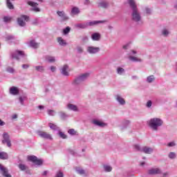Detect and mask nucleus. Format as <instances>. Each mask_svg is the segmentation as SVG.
Here are the masks:
<instances>
[{"instance_id":"nucleus-18","label":"nucleus","mask_w":177,"mask_h":177,"mask_svg":"<svg viewBox=\"0 0 177 177\" xmlns=\"http://www.w3.org/2000/svg\"><path fill=\"white\" fill-rule=\"evenodd\" d=\"M57 13L61 18L62 21H67V20H68V16L66 15L64 11H58Z\"/></svg>"},{"instance_id":"nucleus-63","label":"nucleus","mask_w":177,"mask_h":177,"mask_svg":"<svg viewBox=\"0 0 177 177\" xmlns=\"http://www.w3.org/2000/svg\"><path fill=\"white\" fill-rule=\"evenodd\" d=\"M46 175H48V171H44L42 173V176H46Z\"/></svg>"},{"instance_id":"nucleus-19","label":"nucleus","mask_w":177,"mask_h":177,"mask_svg":"<svg viewBox=\"0 0 177 177\" xmlns=\"http://www.w3.org/2000/svg\"><path fill=\"white\" fill-rule=\"evenodd\" d=\"M116 101L120 104V106H125V100L120 95H115Z\"/></svg>"},{"instance_id":"nucleus-58","label":"nucleus","mask_w":177,"mask_h":177,"mask_svg":"<svg viewBox=\"0 0 177 177\" xmlns=\"http://www.w3.org/2000/svg\"><path fill=\"white\" fill-rule=\"evenodd\" d=\"M28 67H30V65L29 64H23L22 65V68L25 69V70H27V68H28Z\"/></svg>"},{"instance_id":"nucleus-27","label":"nucleus","mask_w":177,"mask_h":177,"mask_svg":"<svg viewBox=\"0 0 177 177\" xmlns=\"http://www.w3.org/2000/svg\"><path fill=\"white\" fill-rule=\"evenodd\" d=\"M18 100L20 104H21V106H24V100H27V95L22 94L21 95H19Z\"/></svg>"},{"instance_id":"nucleus-7","label":"nucleus","mask_w":177,"mask_h":177,"mask_svg":"<svg viewBox=\"0 0 177 177\" xmlns=\"http://www.w3.org/2000/svg\"><path fill=\"white\" fill-rule=\"evenodd\" d=\"M28 20V17L27 15H21L18 17L17 23L20 27H24L26 26V21Z\"/></svg>"},{"instance_id":"nucleus-12","label":"nucleus","mask_w":177,"mask_h":177,"mask_svg":"<svg viewBox=\"0 0 177 177\" xmlns=\"http://www.w3.org/2000/svg\"><path fill=\"white\" fill-rule=\"evenodd\" d=\"M2 143H7V146L8 147H10V146H12V144L10 143V138H9V134H8V133L5 132L3 133Z\"/></svg>"},{"instance_id":"nucleus-55","label":"nucleus","mask_w":177,"mask_h":177,"mask_svg":"<svg viewBox=\"0 0 177 177\" xmlns=\"http://www.w3.org/2000/svg\"><path fill=\"white\" fill-rule=\"evenodd\" d=\"M68 133H69V135H75L76 132L75 130L71 129L68 131Z\"/></svg>"},{"instance_id":"nucleus-22","label":"nucleus","mask_w":177,"mask_h":177,"mask_svg":"<svg viewBox=\"0 0 177 177\" xmlns=\"http://www.w3.org/2000/svg\"><path fill=\"white\" fill-rule=\"evenodd\" d=\"M100 38H102V35L99 32H94L91 35V39L93 41H100Z\"/></svg>"},{"instance_id":"nucleus-5","label":"nucleus","mask_w":177,"mask_h":177,"mask_svg":"<svg viewBox=\"0 0 177 177\" xmlns=\"http://www.w3.org/2000/svg\"><path fill=\"white\" fill-rule=\"evenodd\" d=\"M136 53H138L136 50H131L129 53V60H130L131 62H133L134 63H142V62H143L142 59L139 58L138 57L133 56L136 55Z\"/></svg>"},{"instance_id":"nucleus-28","label":"nucleus","mask_w":177,"mask_h":177,"mask_svg":"<svg viewBox=\"0 0 177 177\" xmlns=\"http://www.w3.org/2000/svg\"><path fill=\"white\" fill-rule=\"evenodd\" d=\"M77 174H79V175H82L85 176L86 175V171H85V170L84 169H82V167H75V168Z\"/></svg>"},{"instance_id":"nucleus-64","label":"nucleus","mask_w":177,"mask_h":177,"mask_svg":"<svg viewBox=\"0 0 177 177\" xmlns=\"http://www.w3.org/2000/svg\"><path fill=\"white\" fill-rule=\"evenodd\" d=\"M12 120H16V118H17V115L16 114L12 115Z\"/></svg>"},{"instance_id":"nucleus-38","label":"nucleus","mask_w":177,"mask_h":177,"mask_svg":"<svg viewBox=\"0 0 177 177\" xmlns=\"http://www.w3.org/2000/svg\"><path fill=\"white\" fill-rule=\"evenodd\" d=\"M59 115L62 120H66V118H68V115L64 112H59Z\"/></svg>"},{"instance_id":"nucleus-32","label":"nucleus","mask_w":177,"mask_h":177,"mask_svg":"<svg viewBox=\"0 0 177 177\" xmlns=\"http://www.w3.org/2000/svg\"><path fill=\"white\" fill-rule=\"evenodd\" d=\"M57 42L61 46H66V45H67L66 40L63 39L62 37H58Z\"/></svg>"},{"instance_id":"nucleus-52","label":"nucleus","mask_w":177,"mask_h":177,"mask_svg":"<svg viewBox=\"0 0 177 177\" xmlns=\"http://www.w3.org/2000/svg\"><path fill=\"white\" fill-rule=\"evenodd\" d=\"M6 41H13V39H15V37H13L12 35H7L6 37Z\"/></svg>"},{"instance_id":"nucleus-60","label":"nucleus","mask_w":177,"mask_h":177,"mask_svg":"<svg viewBox=\"0 0 177 177\" xmlns=\"http://www.w3.org/2000/svg\"><path fill=\"white\" fill-rule=\"evenodd\" d=\"M25 171L26 174H27L28 175H31V171L28 169V168H27Z\"/></svg>"},{"instance_id":"nucleus-46","label":"nucleus","mask_w":177,"mask_h":177,"mask_svg":"<svg viewBox=\"0 0 177 177\" xmlns=\"http://www.w3.org/2000/svg\"><path fill=\"white\" fill-rule=\"evenodd\" d=\"M167 147H175L176 146V142L175 141H171L167 145Z\"/></svg>"},{"instance_id":"nucleus-15","label":"nucleus","mask_w":177,"mask_h":177,"mask_svg":"<svg viewBox=\"0 0 177 177\" xmlns=\"http://www.w3.org/2000/svg\"><path fill=\"white\" fill-rule=\"evenodd\" d=\"M130 124H131V120H124L122 121V123L120 125V129L122 131H124V129H127Z\"/></svg>"},{"instance_id":"nucleus-23","label":"nucleus","mask_w":177,"mask_h":177,"mask_svg":"<svg viewBox=\"0 0 177 177\" xmlns=\"http://www.w3.org/2000/svg\"><path fill=\"white\" fill-rule=\"evenodd\" d=\"M93 124H94V125H96L97 127H104L107 126V124L102 122V121H99L97 120H94L93 121Z\"/></svg>"},{"instance_id":"nucleus-11","label":"nucleus","mask_w":177,"mask_h":177,"mask_svg":"<svg viewBox=\"0 0 177 177\" xmlns=\"http://www.w3.org/2000/svg\"><path fill=\"white\" fill-rule=\"evenodd\" d=\"M161 169L158 167H153L148 170L147 174L148 175H158L161 174Z\"/></svg>"},{"instance_id":"nucleus-13","label":"nucleus","mask_w":177,"mask_h":177,"mask_svg":"<svg viewBox=\"0 0 177 177\" xmlns=\"http://www.w3.org/2000/svg\"><path fill=\"white\" fill-rule=\"evenodd\" d=\"M9 93L10 95H12V96H17V95L20 93V90L18 88V87L12 86L9 89Z\"/></svg>"},{"instance_id":"nucleus-3","label":"nucleus","mask_w":177,"mask_h":177,"mask_svg":"<svg viewBox=\"0 0 177 177\" xmlns=\"http://www.w3.org/2000/svg\"><path fill=\"white\" fill-rule=\"evenodd\" d=\"M26 55L24 51L16 50L10 53L11 59H15V60H20L21 57H26Z\"/></svg>"},{"instance_id":"nucleus-4","label":"nucleus","mask_w":177,"mask_h":177,"mask_svg":"<svg viewBox=\"0 0 177 177\" xmlns=\"http://www.w3.org/2000/svg\"><path fill=\"white\" fill-rule=\"evenodd\" d=\"M88 78H89V73L80 75L74 80L73 84V85H80V84H82V82H84V81H86Z\"/></svg>"},{"instance_id":"nucleus-54","label":"nucleus","mask_w":177,"mask_h":177,"mask_svg":"<svg viewBox=\"0 0 177 177\" xmlns=\"http://www.w3.org/2000/svg\"><path fill=\"white\" fill-rule=\"evenodd\" d=\"M56 70H57L56 66H50V71H51V73H56Z\"/></svg>"},{"instance_id":"nucleus-41","label":"nucleus","mask_w":177,"mask_h":177,"mask_svg":"<svg viewBox=\"0 0 177 177\" xmlns=\"http://www.w3.org/2000/svg\"><path fill=\"white\" fill-rule=\"evenodd\" d=\"M18 168H19L20 171H26V169H27V168H28V167H27V165H26L23 163H20L18 165Z\"/></svg>"},{"instance_id":"nucleus-62","label":"nucleus","mask_w":177,"mask_h":177,"mask_svg":"<svg viewBox=\"0 0 177 177\" xmlns=\"http://www.w3.org/2000/svg\"><path fill=\"white\" fill-rule=\"evenodd\" d=\"M3 125H5V122L2 121V120L0 119V127H3Z\"/></svg>"},{"instance_id":"nucleus-31","label":"nucleus","mask_w":177,"mask_h":177,"mask_svg":"<svg viewBox=\"0 0 177 177\" xmlns=\"http://www.w3.org/2000/svg\"><path fill=\"white\" fill-rule=\"evenodd\" d=\"M98 6L106 9V8L109 7V3L107 1H102L98 3Z\"/></svg>"},{"instance_id":"nucleus-56","label":"nucleus","mask_w":177,"mask_h":177,"mask_svg":"<svg viewBox=\"0 0 177 177\" xmlns=\"http://www.w3.org/2000/svg\"><path fill=\"white\" fill-rule=\"evenodd\" d=\"M77 53H82V52H84V48H82V47L81 46H77Z\"/></svg>"},{"instance_id":"nucleus-26","label":"nucleus","mask_w":177,"mask_h":177,"mask_svg":"<svg viewBox=\"0 0 177 177\" xmlns=\"http://www.w3.org/2000/svg\"><path fill=\"white\" fill-rule=\"evenodd\" d=\"M156 81V76L154 75H151L149 76H147L146 78V82L147 84H153Z\"/></svg>"},{"instance_id":"nucleus-20","label":"nucleus","mask_w":177,"mask_h":177,"mask_svg":"<svg viewBox=\"0 0 177 177\" xmlns=\"http://www.w3.org/2000/svg\"><path fill=\"white\" fill-rule=\"evenodd\" d=\"M28 4L30 5V6H32V10H33L34 12H39V8L37 7L38 6V3L33 1H28Z\"/></svg>"},{"instance_id":"nucleus-59","label":"nucleus","mask_w":177,"mask_h":177,"mask_svg":"<svg viewBox=\"0 0 177 177\" xmlns=\"http://www.w3.org/2000/svg\"><path fill=\"white\" fill-rule=\"evenodd\" d=\"M114 29V27L111 25H109L108 26V30L110 31V32H111V31H113V30Z\"/></svg>"},{"instance_id":"nucleus-1","label":"nucleus","mask_w":177,"mask_h":177,"mask_svg":"<svg viewBox=\"0 0 177 177\" xmlns=\"http://www.w3.org/2000/svg\"><path fill=\"white\" fill-rule=\"evenodd\" d=\"M128 3L132 10V20H133V21H136V23H139V21H141L142 20V16H140V12H139V9H138L136 2H135V0H128Z\"/></svg>"},{"instance_id":"nucleus-9","label":"nucleus","mask_w":177,"mask_h":177,"mask_svg":"<svg viewBox=\"0 0 177 177\" xmlns=\"http://www.w3.org/2000/svg\"><path fill=\"white\" fill-rule=\"evenodd\" d=\"M87 52L88 53H90V55H96V53L100 52V48L90 46L87 47Z\"/></svg>"},{"instance_id":"nucleus-2","label":"nucleus","mask_w":177,"mask_h":177,"mask_svg":"<svg viewBox=\"0 0 177 177\" xmlns=\"http://www.w3.org/2000/svg\"><path fill=\"white\" fill-rule=\"evenodd\" d=\"M164 121L158 118H153L149 121V126L152 131H157L160 127H162Z\"/></svg>"},{"instance_id":"nucleus-42","label":"nucleus","mask_w":177,"mask_h":177,"mask_svg":"<svg viewBox=\"0 0 177 177\" xmlns=\"http://www.w3.org/2000/svg\"><path fill=\"white\" fill-rule=\"evenodd\" d=\"M48 127L50 128V129H53V131H56L57 129H59V127L53 123H49Z\"/></svg>"},{"instance_id":"nucleus-34","label":"nucleus","mask_w":177,"mask_h":177,"mask_svg":"<svg viewBox=\"0 0 177 177\" xmlns=\"http://www.w3.org/2000/svg\"><path fill=\"white\" fill-rule=\"evenodd\" d=\"M33 164H35V165L37 167H41V165H44V160L37 158Z\"/></svg>"},{"instance_id":"nucleus-48","label":"nucleus","mask_w":177,"mask_h":177,"mask_svg":"<svg viewBox=\"0 0 177 177\" xmlns=\"http://www.w3.org/2000/svg\"><path fill=\"white\" fill-rule=\"evenodd\" d=\"M47 113L48 114V115H56V111H55L54 110H50V109H48L47 111Z\"/></svg>"},{"instance_id":"nucleus-43","label":"nucleus","mask_w":177,"mask_h":177,"mask_svg":"<svg viewBox=\"0 0 177 177\" xmlns=\"http://www.w3.org/2000/svg\"><path fill=\"white\" fill-rule=\"evenodd\" d=\"M71 30V28H70L69 26L65 28L63 30V34L64 35H67V34H68V32H70V31Z\"/></svg>"},{"instance_id":"nucleus-37","label":"nucleus","mask_w":177,"mask_h":177,"mask_svg":"<svg viewBox=\"0 0 177 177\" xmlns=\"http://www.w3.org/2000/svg\"><path fill=\"white\" fill-rule=\"evenodd\" d=\"M8 156L6 152H0V160H8Z\"/></svg>"},{"instance_id":"nucleus-35","label":"nucleus","mask_w":177,"mask_h":177,"mask_svg":"<svg viewBox=\"0 0 177 177\" xmlns=\"http://www.w3.org/2000/svg\"><path fill=\"white\" fill-rule=\"evenodd\" d=\"M116 73L119 75H122L125 74V69H124L123 68H121V67H118L116 69Z\"/></svg>"},{"instance_id":"nucleus-14","label":"nucleus","mask_w":177,"mask_h":177,"mask_svg":"<svg viewBox=\"0 0 177 177\" xmlns=\"http://www.w3.org/2000/svg\"><path fill=\"white\" fill-rule=\"evenodd\" d=\"M87 27H93V26H97V24H103L106 23V21H86Z\"/></svg>"},{"instance_id":"nucleus-25","label":"nucleus","mask_w":177,"mask_h":177,"mask_svg":"<svg viewBox=\"0 0 177 177\" xmlns=\"http://www.w3.org/2000/svg\"><path fill=\"white\" fill-rule=\"evenodd\" d=\"M35 71L37 73H44L45 72V66L41 65H37L34 66Z\"/></svg>"},{"instance_id":"nucleus-53","label":"nucleus","mask_w":177,"mask_h":177,"mask_svg":"<svg viewBox=\"0 0 177 177\" xmlns=\"http://www.w3.org/2000/svg\"><path fill=\"white\" fill-rule=\"evenodd\" d=\"M6 71L8 73H10V74H13L15 73V69L12 67H8Z\"/></svg>"},{"instance_id":"nucleus-39","label":"nucleus","mask_w":177,"mask_h":177,"mask_svg":"<svg viewBox=\"0 0 177 177\" xmlns=\"http://www.w3.org/2000/svg\"><path fill=\"white\" fill-rule=\"evenodd\" d=\"M38 158L35 156H28V161H31V162H33V164L37 161Z\"/></svg>"},{"instance_id":"nucleus-57","label":"nucleus","mask_w":177,"mask_h":177,"mask_svg":"<svg viewBox=\"0 0 177 177\" xmlns=\"http://www.w3.org/2000/svg\"><path fill=\"white\" fill-rule=\"evenodd\" d=\"M55 177H64L63 172H62V171H59L57 172Z\"/></svg>"},{"instance_id":"nucleus-47","label":"nucleus","mask_w":177,"mask_h":177,"mask_svg":"<svg viewBox=\"0 0 177 177\" xmlns=\"http://www.w3.org/2000/svg\"><path fill=\"white\" fill-rule=\"evenodd\" d=\"M58 135L59 137L62 138V139H67V136L65 135V133L64 132L59 131L58 133Z\"/></svg>"},{"instance_id":"nucleus-29","label":"nucleus","mask_w":177,"mask_h":177,"mask_svg":"<svg viewBox=\"0 0 177 177\" xmlns=\"http://www.w3.org/2000/svg\"><path fill=\"white\" fill-rule=\"evenodd\" d=\"M103 169L104 172H111L113 171V166L109 164L103 165Z\"/></svg>"},{"instance_id":"nucleus-40","label":"nucleus","mask_w":177,"mask_h":177,"mask_svg":"<svg viewBox=\"0 0 177 177\" xmlns=\"http://www.w3.org/2000/svg\"><path fill=\"white\" fill-rule=\"evenodd\" d=\"M168 158L170 160H175V158H176V153H175V152H169L168 153Z\"/></svg>"},{"instance_id":"nucleus-36","label":"nucleus","mask_w":177,"mask_h":177,"mask_svg":"<svg viewBox=\"0 0 177 177\" xmlns=\"http://www.w3.org/2000/svg\"><path fill=\"white\" fill-rule=\"evenodd\" d=\"M80 13V8L78 7H73L71 10V15H73L75 16V15H79Z\"/></svg>"},{"instance_id":"nucleus-61","label":"nucleus","mask_w":177,"mask_h":177,"mask_svg":"<svg viewBox=\"0 0 177 177\" xmlns=\"http://www.w3.org/2000/svg\"><path fill=\"white\" fill-rule=\"evenodd\" d=\"M131 80H139V77L137 75H133L131 77Z\"/></svg>"},{"instance_id":"nucleus-44","label":"nucleus","mask_w":177,"mask_h":177,"mask_svg":"<svg viewBox=\"0 0 177 177\" xmlns=\"http://www.w3.org/2000/svg\"><path fill=\"white\" fill-rule=\"evenodd\" d=\"M14 1V0H11ZM7 6L8 9H13L14 6L13 4H12V2H10V0H7Z\"/></svg>"},{"instance_id":"nucleus-10","label":"nucleus","mask_w":177,"mask_h":177,"mask_svg":"<svg viewBox=\"0 0 177 177\" xmlns=\"http://www.w3.org/2000/svg\"><path fill=\"white\" fill-rule=\"evenodd\" d=\"M28 46L32 48L33 49H37L39 48V43L37 42L35 39H30L26 42Z\"/></svg>"},{"instance_id":"nucleus-50","label":"nucleus","mask_w":177,"mask_h":177,"mask_svg":"<svg viewBox=\"0 0 177 177\" xmlns=\"http://www.w3.org/2000/svg\"><path fill=\"white\" fill-rule=\"evenodd\" d=\"M4 23H10V21L12 20V17H4L3 19Z\"/></svg>"},{"instance_id":"nucleus-17","label":"nucleus","mask_w":177,"mask_h":177,"mask_svg":"<svg viewBox=\"0 0 177 177\" xmlns=\"http://www.w3.org/2000/svg\"><path fill=\"white\" fill-rule=\"evenodd\" d=\"M0 171H1L2 175L5 177H12V176L9 174V171L8 170V168L2 166V165H0Z\"/></svg>"},{"instance_id":"nucleus-49","label":"nucleus","mask_w":177,"mask_h":177,"mask_svg":"<svg viewBox=\"0 0 177 177\" xmlns=\"http://www.w3.org/2000/svg\"><path fill=\"white\" fill-rule=\"evenodd\" d=\"M133 148L136 151H142V147L139 145H134Z\"/></svg>"},{"instance_id":"nucleus-45","label":"nucleus","mask_w":177,"mask_h":177,"mask_svg":"<svg viewBox=\"0 0 177 177\" xmlns=\"http://www.w3.org/2000/svg\"><path fill=\"white\" fill-rule=\"evenodd\" d=\"M151 106H153V101L152 100H148L146 103V107L147 109H151Z\"/></svg>"},{"instance_id":"nucleus-16","label":"nucleus","mask_w":177,"mask_h":177,"mask_svg":"<svg viewBox=\"0 0 177 177\" xmlns=\"http://www.w3.org/2000/svg\"><path fill=\"white\" fill-rule=\"evenodd\" d=\"M160 35H162V37H164L165 38H168V37L171 35V31H169V29L164 28L160 31Z\"/></svg>"},{"instance_id":"nucleus-8","label":"nucleus","mask_w":177,"mask_h":177,"mask_svg":"<svg viewBox=\"0 0 177 177\" xmlns=\"http://www.w3.org/2000/svg\"><path fill=\"white\" fill-rule=\"evenodd\" d=\"M60 73L62 75L65 77H68L70 75V69L68 68V65L65 64L60 68Z\"/></svg>"},{"instance_id":"nucleus-6","label":"nucleus","mask_w":177,"mask_h":177,"mask_svg":"<svg viewBox=\"0 0 177 177\" xmlns=\"http://www.w3.org/2000/svg\"><path fill=\"white\" fill-rule=\"evenodd\" d=\"M37 134L38 135V136H39V138H41L42 139H46L47 140H53L52 135L46 131H37Z\"/></svg>"},{"instance_id":"nucleus-21","label":"nucleus","mask_w":177,"mask_h":177,"mask_svg":"<svg viewBox=\"0 0 177 177\" xmlns=\"http://www.w3.org/2000/svg\"><path fill=\"white\" fill-rule=\"evenodd\" d=\"M142 151H143V153H145V154H151V153L154 151V149L149 147H144L142 148Z\"/></svg>"},{"instance_id":"nucleus-24","label":"nucleus","mask_w":177,"mask_h":177,"mask_svg":"<svg viewBox=\"0 0 177 177\" xmlns=\"http://www.w3.org/2000/svg\"><path fill=\"white\" fill-rule=\"evenodd\" d=\"M67 109H68V110H71V111H79L78 106L73 104H68Z\"/></svg>"},{"instance_id":"nucleus-33","label":"nucleus","mask_w":177,"mask_h":177,"mask_svg":"<svg viewBox=\"0 0 177 177\" xmlns=\"http://www.w3.org/2000/svg\"><path fill=\"white\" fill-rule=\"evenodd\" d=\"M46 62H48V63H55V62H56V58L52 56H46Z\"/></svg>"},{"instance_id":"nucleus-51","label":"nucleus","mask_w":177,"mask_h":177,"mask_svg":"<svg viewBox=\"0 0 177 177\" xmlns=\"http://www.w3.org/2000/svg\"><path fill=\"white\" fill-rule=\"evenodd\" d=\"M145 13H146V15H151V9L146 7L145 9Z\"/></svg>"},{"instance_id":"nucleus-30","label":"nucleus","mask_w":177,"mask_h":177,"mask_svg":"<svg viewBox=\"0 0 177 177\" xmlns=\"http://www.w3.org/2000/svg\"><path fill=\"white\" fill-rule=\"evenodd\" d=\"M75 27L77 28H81L82 30H84L85 28H88V26H87L86 22L77 24L75 25Z\"/></svg>"}]
</instances>
